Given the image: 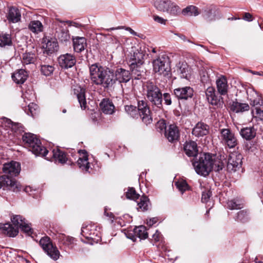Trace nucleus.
<instances>
[{"label":"nucleus","instance_id":"obj_37","mask_svg":"<svg viewBox=\"0 0 263 263\" xmlns=\"http://www.w3.org/2000/svg\"><path fill=\"white\" fill-rule=\"evenodd\" d=\"M12 45V38L11 35L9 33L0 34V47H6Z\"/></svg>","mask_w":263,"mask_h":263},{"label":"nucleus","instance_id":"obj_2","mask_svg":"<svg viewBox=\"0 0 263 263\" xmlns=\"http://www.w3.org/2000/svg\"><path fill=\"white\" fill-rule=\"evenodd\" d=\"M160 86L152 81H147L143 85V90L152 106L162 108V93Z\"/></svg>","mask_w":263,"mask_h":263},{"label":"nucleus","instance_id":"obj_52","mask_svg":"<svg viewBox=\"0 0 263 263\" xmlns=\"http://www.w3.org/2000/svg\"><path fill=\"white\" fill-rule=\"evenodd\" d=\"M248 214L246 211L241 210L237 213L236 219L238 221L244 222L248 219Z\"/></svg>","mask_w":263,"mask_h":263},{"label":"nucleus","instance_id":"obj_23","mask_svg":"<svg viewBox=\"0 0 263 263\" xmlns=\"http://www.w3.org/2000/svg\"><path fill=\"white\" fill-rule=\"evenodd\" d=\"M72 41L73 49L76 52H81L85 49L87 43L85 37L77 36L73 37Z\"/></svg>","mask_w":263,"mask_h":263},{"label":"nucleus","instance_id":"obj_30","mask_svg":"<svg viewBox=\"0 0 263 263\" xmlns=\"http://www.w3.org/2000/svg\"><path fill=\"white\" fill-rule=\"evenodd\" d=\"M263 102L260 97L256 95L253 100H250V105L255 107L256 113L257 115L263 117Z\"/></svg>","mask_w":263,"mask_h":263},{"label":"nucleus","instance_id":"obj_25","mask_svg":"<svg viewBox=\"0 0 263 263\" xmlns=\"http://www.w3.org/2000/svg\"><path fill=\"white\" fill-rule=\"evenodd\" d=\"M28 72L24 69H20L12 75V80L18 84H23L28 78Z\"/></svg>","mask_w":263,"mask_h":263},{"label":"nucleus","instance_id":"obj_12","mask_svg":"<svg viewBox=\"0 0 263 263\" xmlns=\"http://www.w3.org/2000/svg\"><path fill=\"white\" fill-rule=\"evenodd\" d=\"M129 58V63H144L146 56L145 51L141 47H132V50Z\"/></svg>","mask_w":263,"mask_h":263},{"label":"nucleus","instance_id":"obj_28","mask_svg":"<svg viewBox=\"0 0 263 263\" xmlns=\"http://www.w3.org/2000/svg\"><path fill=\"white\" fill-rule=\"evenodd\" d=\"M134 233L135 235L130 238L133 241H136L137 238L140 240L141 239H145L148 237V233L146 232V228L143 226L135 228Z\"/></svg>","mask_w":263,"mask_h":263},{"label":"nucleus","instance_id":"obj_60","mask_svg":"<svg viewBox=\"0 0 263 263\" xmlns=\"http://www.w3.org/2000/svg\"><path fill=\"white\" fill-rule=\"evenodd\" d=\"M204 12V17L207 21H211L214 20V18L211 17V15L212 14V10H205Z\"/></svg>","mask_w":263,"mask_h":263},{"label":"nucleus","instance_id":"obj_51","mask_svg":"<svg viewBox=\"0 0 263 263\" xmlns=\"http://www.w3.org/2000/svg\"><path fill=\"white\" fill-rule=\"evenodd\" d=\"M40 245L41 247H53L50 237L47 236H44L40 239Z\"/></svg>","mask_w":263,"mask_h":263},{"label":"nucleus","instance_id":"obj_26","mask_svg":"<svg viewBox=\"0 0 263 263\" xmlns=\"http://www.w3.org/2000/svg\"><path fill=\"white\" fill-rule=\"evenodd\" d=\"M184 150L189 157H196L198 154L197 145L195 142L190 141L186 142L184 146Z\"/></svg>","mask_w":263,"mask_h":263},{"label":"nucleus","instance_id":"obj_31","mask_svg":"<svg viewBox=\"0 0 263 263\" xmlns=\"http://www.w3.org/2000/svg\"><path fill=\"white\" fill-rule=\"evenodd\" d=\"M239 133L243 139L247 140H251L255 137L256 130L254 127H247L241 129Z\"/></svg>","mask_w":263,"mask_h":263},{"label":"nucleus","instance_id":"obj_21","mask_svg":"<svg viewBox=\"0 0 263 263\" xmlns=\"http://www.w3.org/2000/svg\"><path fill=\"white\" fill-rule=\"evenodd\" d=\"M175 71L181 78L189 79L190 77V68L185 62H179L176 66Z\"/></svg>","mask_w":263,"mask_h":263},{"label":"nucleus","instance_id":"obj_7","mask_svg":"<svg viewBox=\"0 0 263 263\" xmlns=\"http://www.w3.org/2000/svg\"><path fill=\"white\" fill-rule=\"evenodd\" d=\"M219 139L220 142L230 148H234L238 144L235 134L229 128L220 129Z\"/></svg>","mask_w":263,"mask_h":263},{"label":"nucleus","instance_id":"obj_49","mask_svg":"<svg viewBox=\"0 0 263 263\" xmlns=\"http://www.w3.org/2000/svg\"><path fill=\"white\" fill-rule=\"evenodd\" d=\"M126 197L128 199L137 200L139 198V195L137 194L133 187H129L126 193Z\"/></svg>","mask_w":263,"mask_h":263},{"label":"nucleus","instance_id":"obj_18","mask_svg":"<svg viewBox=\"0 0 263 263\" xmlns=\"http://www.w3.org/2000/svg\"><path fill=\"white\" fill-rule=\"evenodd\" d=\"M164 135L170 142H174L178 140L180 133L178 127L174 124L170 125L165 129Z\"/></svg>","mask_w":263,"mask_h":263},{"label":"nucleus","instance_id":"obj_3","mask_svg":"<svg viewBox=\"0 0 263 263\" xmlns=\"http://www.w3.org/2000/svg\"><path fill=\"white\" fill-rule=\"evenodd\" d=\"M192 164L198 174L206 176L212 170V156L209 154H200L193 159Z\"/></svg>","mask_w":263,"mask_h":263},{"label":"nucleus","instance_id":"obj_45","mask_svg":"<svg viewBox=\"0 0 263 263\" xmlns=\"http://www.w3.org/2000/svg\"><path fill=\"white\" fill-rule=\"evenodd\" d=\"M166 12L171 15H177L180 13V9L176 4L171 2V4L169 5Z\"/></svg>","mask_w":263,"mask_h":263},{"label":"nucleus","instance_id":"obj_36","mask_svg":"<svg viewBox=\"0 0 263 263\" xmlns=\"http://www.w3.org/2000/svg\"><path fill=\"white\" fill-rule=\"evenodd\" d=\"M171 4L170 0H155L154 6L159 11L166 12L167 9L169 7V5Z\"/></svg>","mask_w":263,"mask_h":263},{"label":"nucleus","instance_id":"obj_61","mask_svg":"<svg viewBox=\"0 0 263 263\" xmlns=\"http://www.w3.org/2000/svg\"><path fill=\"white\" fill-rule=\"evenodd\" d=\"M153 18L155 20V22L160 23L161 24H165L166 22L167 21L166 20L164 19L163 18L160 17L157 15H154Z\"/></svg>","mask_w":263,"mask_h":263},{"label":"nucleus","instance_id":"obj_19","mask_svg":"<svg viewBox=\"0 0 263 263\" xmlns=\"http://www.w3.org/2000/svg\"><path fill=\"white\" fill-rule=\"evenodd\" d=\"M114 76L115 83L117 81L121 83L128 82L131 79L132 74L128 70L120 68L116 70Z\"/></svg>","mask_w":263,"mask_h":263},{"label":"nucleus","instance_id":"obj_43","mask_svg":"<svg viewBox=\"0 0 263 263\" xmlns=\"http://www.w3.org/2000/svg\"><path fill=\"white\" fill-rule=\"evenodd\" d=\"M35 60V54L32 52H25L22 55V62L25 64L34 63Z\"/></svg>","mask_w":263,"mask_h":263},{"label":"nucleus","instance_id":"obj_22","mask_svg":"<svg viewBox=\"0 0 263 263\" xmlns=\"http://www.w3.org/2000/svg\"><path fill=\"white\" fill-rule=\"evenodd\" d=\"M143 64L136 63L129 64L131 74L135 77V79H139V77L143 76L145 73V68Z\"/></svg>","mask_w":263,"mask_h":263},{"label":"nucleus","instance_id":"obj_17","mask_svg":"<svg viewBox=\"0 0 263 263\" xmlns=\"http://www.w3.org/2000/svg\"><path fill=\"white\" fill-rule=\"evenodd\" d=\"M3 186H6L9 190L16 192L21 190V185L18 182L6 177V175L0 177V189Z\"/></svg>","mask_w":263,"mask_h":263},{"label":"nucleus","instance_id":"obj_27","mask_svg":"<svg viewBox=\"0 0 263 263\" xmlns=\"http://www.w3.org/2000/svg\"><path fill=\"white\" fill-rule=\"evenodd\" d=\"M21 14L18 9L12 7L9 8L7 18L10 23H16L21 20Z\"/></svg>","mask_w":263,"mask_h":263},{"label":"nucleus","instance_id":"obj_8","mask_svg":"<svg viewBox=\"0 0 263 263\" xmlns=\"http://www.w3.org/2000/svg\"><path fill=\"white\" fill-rule=\"evenodd\" d=\"M57 21V22L55 23L56 26L55 36L62 43H66L70 39L69 31L65 24H63L64 22L59 19Z\"/></svg>","mask_w":263,"mask_h":263},{"label":"nucleus","instance_id":"obj_32","mask_svg":"<svg viewBox=\"0 0 263 263\" xmlns=\"http://www.w3.org/2000/svg\"><path fill=\"white\" fill-rule=\"evenodd\" d=\"M217 89L221 95H225L228 92V82L227 79L221 76L216 80Z\"/></svg>","mask_w":263,"mask_h":263},{"label":"nucleus","instance_id":"obj_58","mask_svg":"<svg viewBox=\"0 0 263 263\" xmlns=\"http://www.w3.org/2000/svg\"><path fill=\"white\" fill-rule=\"evenodd\" d=\"M163 98L165 103L167 105H170L172 104L171 95L168 93H164L162 94V99Z\"/></svg>","mask_w":263,"mask_h":263},{"label":"nucleus","instance_id":"obj_15","mask_svg":"<svg viewBox=\"0 0 263 263\" xmlns=\"http://www.w3.org/2000/svg\"><path fill=\"white\" fill-rule=\"evenodd\" d=\"M59 65L63 68L68 69L73 67L76 63V57L70 54L66 53L61 55L58 58Z\"/></svg>","mask_w":263,"mask_h":263},{"label":"nucleus","instance_id":"obj_33","mask_svg":"<svg viewBox=\"0 0 263 263\" xmlns=\"http://www.w3.org/2000/svg\"><path fill=\"white\" fill-rule=\"evenodd\" d=\"M231 109L236 113H242L250 109V106L247 103L233 101L231 105Z\"/></svg>","mask_w":263,"mask_h":263},{"label":"nucleus","instance_id":"obj_20","mask_svg":"<svg viewBox=\"0 0 263 263\" xmlns=\"http://www.w3.org/2000/svg\"><path fill=\"white\" fill-rule=\"evenodd\" d=\"M209 126L206 124L199 122L196 124L192 130V134L197 137H203L209 133Z\"/></svg>","mask_w":263,"mask_h":263},{"label":"nucleus","instance_id":"obj_6","mask_svg":"<svg viewBox=\"0 0 263 263\" xmlns=\"http://www.w3.org/2000/svg\"><path fill=\"white\" fill-rule=\"evenodd\" d=\"M153 70L155 73L164 77H170L171 75V68L169 57L165 54H161L154 59L153 62Z\"/></svg>","mask_w":263,"mask_h":263},{"label":"nucleus","instance_id":"obj_4","mask_svg":"<svg viewBox=\"0 0 263 263\" xmlns=\"http://www.w3.org/2000/svg\"><path fill=\"white\" fill-rule=\"evenodd\" d=\"M23 141L30 151L37 156H46L48 151L42 146L36 136L31 133H25L22 137Z\"/></svg>","mask_w":263,"mask_h":263},{"label":"nucleus","instance_id":"obj_59","mask_svg":"<svg viewBox=\"0 0 263 263\" xmlns=\"http://www.w3.org/2000/svg\"><path fill=\"white\" fill-rule=\"evenodd\" d=\"M100 240V238L98 239H93V238H86L85 240H84V242L88 245H96L99 242V241Z\"/></svg>","mask_w":263,"mask_h":263},{"label":"nucleus","instance_id":"obj_55","mask_svg":"<svg viewBox=\"0 0 263 263\" xmlns=\"http://www.w3.org/2000/svg\"><path fill=\"white\" fill-rule=\"evenodd\" d=\"M166 123L164 120H160L157 122L156 124V128L159 132H162L163 130L165 132V129H167Z\"/></svg>","mask_w":263,"mask_h":263},{"label":"nucleus","instance_id":"obj_5","mask_svg":"<svg viewBox=\"0 0 263 263\" xmlns=\"http://www.w3.org/2000/svg\"><path fill=\"white\" fill-rule=\"evenodd\" d=\"M11 220L14 226L13 227L10 223H0V230L4 234L9 237H14L18 233V228L25 224V219L21 215H13Z\"/></svg>","mask_w":263,"mask_h":263},{"label":"nucleus","instance_id":"obj_53","mask_svg":"<svg viewBox=\"0 0 263 263\" xmlns=\"http://www.w3.org/2000/svg\"><path fill=\"white\" fill-rule=\"evenodd\" d=\"M228 206L231 210L240 209L242 208V204L235 200H231L228 202Z\"/></svg>","mask_w":263,"mask_h":263},{"label":"nucleus","instance_id":"obj_39","mask_svg":"<svg viewBox=\"0 0 263 263\" xmlns=\"http://www.w3.org/2000/svg\"><path fill=\"white\" fill-rule=\"evenodd\" d=\"M27 115L32 117L35 116L39 112V108L37 104L31 103L27 107H23Z\"/></svg>","mask_w":263,"mask_h":263},{"label":"nucleus","instance_id":"obj_40","mask_svg":"<svg viewBox=\"0 0 263 263\" xmlns=\"http://www.w3.org/2000/svg\"><path fill=\"white\" fill-rule=\"evenodd\" d=\"M44 251L54 260H57L60 256V253L57 248H42Z\"/></svg>","mask_w":263,"mask_h":263},{"label":"nucleus","instance_id":"obj_63","mask_svg":"<svg viewBox=\"0 0 263 263\" xmlns=\"http://www.w3.org/2000/svg\"><path fill=\"white\" fill-rule=\"evenodd\" d=\"M161 237V234L158 231H156L155 234L153 235V238L155 241H158L160 240Z\"/></svg>","mask_w":263,"mask_h":263},{"label":"nucleus","instance_id":"obj_62","mask_svg":"<svg viewBox=\"0 0 263 263\" xmlns=\"http://www.w3.org/2000/svg\"><path fill=\"white\" fill-rule=\"evenodd\" d=\"M158 221V218L157 217H153L150 219L149 220H147V224L149 226H152L155 223H156Z\"/></svg>","mask_w":263,"mask_h":263},{"label":"nucleus","instance_id":"obj_34","mask_svg":"<svg viewBox=\"0 0 263 263\" xmlns=\"http://www.w3.org/2000/svg\"><path fill=\"white\" fill-rule=\"evenodd\" d=\"M100 107L102 111L106 114H112L114 112V105L108 99H103L100 103Z\"/></svg>","mask_w":263,"mask_h":263},{"label":"nucleus","instance_id":"obj_16","mask_svg":"<svg viewBox=\"0 0 263 263\" xmlns=\"http://www.w3.org/2000/svg\"><path fill=\"white\" fill-rule=\"evenodd\" d=\"M174 94L179 100H187L193 97L194 90L190 86L179 87L174 90Z\"/></svg>","mask_w":263,"mask_h":263},{"label":"nucleus","instance_id":"obj_11","mask_svg":"<svg viewBox=\"0 0 263 263\" xmlns=\"http://www.w3.org/2000/svg\"><path fill=\"white\" fill-rule=\"evenodd\" d=\"M106 67L99 66L97 64L91 65L89 67L90 79L92 82L99 85Z\"/></svg>","mask_w":263,"mask_h":263},{"label":"nucleus","instance_id":"obj_54","mask_svg":"<svg viewBox=\"0 0 263 263\" xmlns=\"http://www.w3.org/2000/svg\"><path fill=\"white\" fill-rule=\"evenodd\" d=\"M212 196V192L210 190H206L203 191L202 194L201 201L203 203H208L210 199Z\"/></svg>","mask_w":263,"mask_h":263},{"label":"nucleus","instance_id":"obj_24","mask_svg":"<svg viewBox=\"0 0 263 263\" xmlns=\"http://www.w3.org/2000/svg\"><path fill=\"white\" fill-rule=\"evenodd\" d=\"M74 93L77 95L81 108L85 109L86 107L85 89L80 86H77L74 88Z\"/></svg>","mask_w":263,"mask_h":263},{"label":"nucleus","instance_id":"obj_47","mask_svg":"<svg viewBox=\"0 0 263 263\" xmlns=\"http://www.w3.org/2000/svg\"><path fill=\"white\" fill-rule=\"evenodd\" d=\"M226 162V161L225 162H223L219 160H214L212 159V170L216 172H219L222 170Z\"/></svg>","mask_w":263,"mask_h":263},{"label":"nucleus","instance_id":"obj_10","mask_svg":"<svg viewBox=\"0 0 263 263\" xmlns=\"http://www.w3.org/2000/svg\"><path fill=\"white\" fill-rule=\"evenodd\" d=\"M242 156L240 154L231 153L227 161V170L229 172H235L239 169L242 164Z\"/></svg>","mask_w":263,"mask_h":263},{"label":"nucleus","instance_id":"obj_9","mask_svg":"<svg viewBox=\"0 0 263 263\" xmlns=\"http://www.w3.org/2000/svg\"><path fill=\"white\" fill-rule=\"evenodd\" d=\"M20 171L21 165L16 161H11L3 164V172L4 173V175H6V177L15 181H16L13 177L18 175Z\"/></svg>","mask_w":263,"mask_h":263},{"label":"nucleus","instance_id":"obj_56","mask_svg":"<svg viewBox=\"0 0 263 263\" xmlns=\"http://www.w3.org/2000/svg\"><path fill=\"white\" fill-rule=\"evenodd\" d=\"M20 229L28 235L30 236L32 234V229L30 228L29 224L26 223V222Z\"/></svg>","mask_w":263,"mask_h":263},{"label":"nucleus","instance_id":"obj_44","mask_svg":"<svg viewBox=\"0 0 263 263\" xmlns=\"http://www.w3.org/2000/svg\"><path fill=\"white\" fill-rule=\"evenodd\" d=\"M182 13L184 15H188L190 16H197L200 13V12H199L197 7L191 5L183 9L182 10Z\"/></svg>","mask_w":263,"mask_h":263},{"label":"nucleus","instance_id":"obj_29","mask_svg":"<svg viewBox=\"0 0 263 263\" xmlns=\"http://www.w3.org/2000/svg\"><path fill=\"white\" fill-rule=\"evenodd\" d=\"M44 42L45 43V46L44 45L43 47L45 48V51L47 54H51L58 51L59 48L58 44L54 39H44Z\"/></svg>","mask_w":263,"mask_h":263},{"label":"nucleus","instance_id":"obj_64","mask_svg":"<svg viewBox=\"0 0 263 263\" xmlns=\"http://www.w3.org/2000/svg\"><path fill=\"white\" fill-rule=\"evenodd\" d=\"M252 15L250 13L246 12L244 14L243 18L247 21L251 22L252 21Z\"/></svg>","mask_w":263,"mask_h":263},{"label":"nucleus","instance_id":"obj_57","mask_svg":"<svg viewBox=\"0 0 263 263\" xmlns=\"http://www.w3.org/2000/svg\"><path fill=\"white\" fill-rule=\"evenodd\" d=\"M2 126L13 128V124L11 120L7 118L2 119Z\"/></svg>","mask_w":263,"mask_h":263},{"label":"nucleus","instance_id":"obj_14","mask_svg":"<svg viewBox=\"0 0 263 263\" xmlns=\"http://www.w3.org/2000/svg\"><path fill=\"white\" fill-rule=\"evenodd\" d=\"M205 95L208 102L213 105L221 106L222 105L223 98L221 96L215 95V88L213 87H209L205 91Z\"/></svg>","mask_w":263,"mask_h":263},{"label":"nucleus","instance_id":"obj_35","mask_svg":"<svg viewBox=\"0 0 263 263\" xmlns=\"http://www.w3.org/2000/svg\"><path fill=\"white\" fill-rule=\"evenodd\" d=\"M80 153L83 154L82 157L79 158L77 161V164L79 167L83 170L88 171L89 168V163L88 162V156L87 153L85 150L80 151Z\"/></svg>","mask_w":263,"mask_h":263},{"label":"nucleus","instance_id":"obj_41","mask_svg":"<svg viewBox=\"0 0 263 263\" xmlns=\"http://www.w3.org/2000/svg\"><path fill=\"white\" fill-rule=\"evenodd\" d=\"M29 28L33 32L37 33L43 31V26L40 21H33L29 23Z\"/></svg>","mask_w":263,"mask_h":263},{"label":"nucleus","instance_id":"obj_13","mask_svg":"<svg viewBox=\"0 0 263 263\" xmlns=\"http://www.w3.org/2000/svg\"><path fill=\"white\" fill-rule=\"evenodd\" d=\"M114 77V72L109 68H106L99 85L102 86L104 89L111 88L115 84Z\"/></svg>","mask_w":263,"mask_h":263},{"label":"nucleus","instance_id":"obj_46","mask_svg":"<svg viewBox=\"0 0 263 263\" xmlns=\"http://www.w3.org/2000/svg\"><path fill=\"white\" fill-rule=\"evenodd\" d=\"M54 69V67L50 65L45 64L41 65V71L43 74L46 76H49L51 75Z\"/></svg>","mask_w":263,"mask_h":263},{"label":"nucleus","instance_id":"obj_38","mask_svg":"<svg viewBox=\"0 0 263 263\" xmlns=\"http://www.w3.org/2000/svg\"><path fill=\"white\" fill-rule=\"evenodd\" d=\"M137 210L139 211L144 212L147 211L149 203V199L145 196H142L139 201H137Z\"/></svg>","mask_w":263,"mask_h":263},{"label":"nucleus","instance_id":"obj_42","mask_svg":"<svg viewBox=\"0 0 263 263\" xmlns=\"http://www.w3.org/2000/svg\"><path fill=\"white\" fill-rule=\"evenodd\" d=\"M53 157L56 160L58 161L61 163H64L67 160L66 154L62 151H61L59 149H53L52 151Z\"/></svg>","mask_w":263,"mask_h":263},{"label":"nucleus","instance_id":"obj_1","mask_svg":"<svg viewBox=\"0 0 263 263\" xmlns=\"http://www.w3.org/2000/svg\"><path fill=\"white\" fill-rule=\"evenodd\" d=\"M124 109L126 112L132 118H136L140 116L142 122L146 125L152 122L151 110L145 100H141L138 101V108L133 105H126Z\"/></svg>","mask_w":263,"mask_h":263},{"label":"nucleus","instance_id":"obj_50","mask_svg":"<svg viewBox=\"0 0 263 263\" xmlns=\"http://www.w3.org/2000/svg\"><path fill=\"white\" fill-rule=\"evenodd\" d=\"M177 188L182 194L184 191L189 189V185L185 180L178 181L175 183Z\"/></svg>","mask_w":263,"mask_h":263},{"label":"nucleus","instance_id":"obj_48","mask_svg":"<svg viewBox=\"0 0 263 263\" xmlns=\"http://www.w3.org/2000/svg\"><path fill=\"white\" fill-rule=\"evenodd\" d=\"M62 244L65 246L77 245L76 240L72 237L63 235L61 238Z\"/></svg>","mask_w":263,"mask_h":263}]
</instances>
